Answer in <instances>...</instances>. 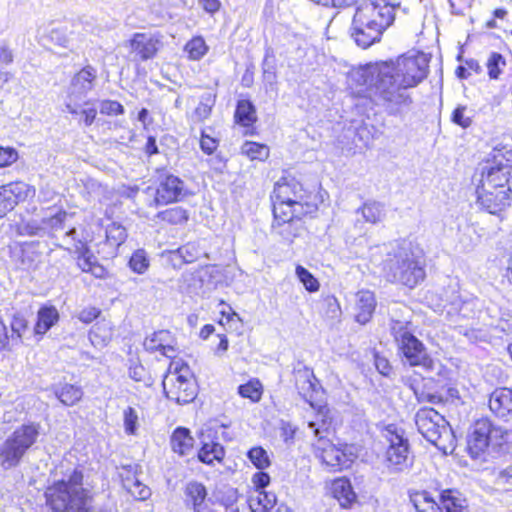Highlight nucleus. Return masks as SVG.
<instances>
[{
	"label": "nucleus",
	"mask_w": 512,
	"mask_h": 512,
	"mask_svg": "<svg viewBox=\"0 0 512 512\" xmlns=\"http://www.w3.org/2000/svg\"><path fill=\"white\" fill-rule=\"evenodd\" d=\"M428 63L426 55L419 52L380 63L371 100L390 115H398L413 103L410 91L427 77Z\"/></svg>",
	"instance_id": "obj_1"
},
{
	"label": "nucleus",
	"mask_w": 512,
	"mask_h": 512,
	"mask_svg": "<svg viewBox=\"0 0 512 512\" xmlns=\"http://www.w3.org/2000/svg\"><path fill=\"white\" fill-rule=\"evenodd\" d=\"M371 261L381 268L387 280L410 288L425 278L421 256L406 240L376 246L371 251Z\"/></svg>",
	"instance_id": "obj_2"
},
{
	"label": "nucleus",
	"mask_w": 512,
	"mask_h": 512,
	"mask_svg": "<svg viewBox=\"0 0 512 512\" xmlns=\"http://www.w3.org/2000/svg\"><path fill=\"white\" fill-rule=\"evenodd\" d=\"M400 5L401 0H363L356 8L351 27L356 44L365 49L378 42L393 23Z\"/></svg>",
	"instance_id": "obj_3"
},
{
	"label": "nucleus",
	"mask_w": 512,
	"mask_h": 512,
	"mask_svg": "<svg viewBox=\"0 0 512 512\" xmlns=\"http://www.w3.org/2000/svg\"><path fill=\"white\" fill-rule=\"evenodd\" d=\"M415 423L422 436L443 453H452L455 436L448 421L433 408L423 407L415 415Z\"/></svg>",
	"instance_id": "obj_4"
},
{
	"label": "nucleus",
	"mask_w": 512,
	"mask_h": 512,
	"mask_svg": "<svg viewBox=\"0 0 512 512\" xmlns=\"http://www.w3.org/2000/svg\"><path fill=\"white\" fill-rule=\"evenodd\" d=\"M327 412L326 407H321L317 419L308 422L309 428L313 430L314 435L318 438L316 443L313 444L314 452L323 464L335 470H341L350 465L351 458L323 435L324 431L327 430Z\"/></svg>",
	"instance_id": "obj_5"
},
{
	"label": "nucleus",
	"mask_w": 512,
	"mask_h": 512,
	"mask_svg": "<svg viewBox=\"0 0 512 512\" xmlns=\"http://www.w3.org/2000/svg\"><path fill=\"white\" fill-rule=\"evenodd\" d=\"M409 325V321L392 318L390 330L399 350L411 366H421L426 370L433 369V360L427 354L422 342L412 334Z\"/></svg>",
	"instance_id": "obj_6"
},
{
	"label": "nucleus",
	"mask_w": 512,
	"mask_h": 512,
	"mask_svg": "<svg viewBox=\"0 0 512 512\" xmlns=\"http://www.w3.org/2000/svg\"><path fill=\"white\" fill-rule=\"evenodd\" d=\"M162 384L166 397L178 404L190 403L196 397V385L189 367L178 361L170 364Z\"/></svg>",
	"instance_id": "obj_7"
},
{
	"label": "nucleus",
	"mask_w": 512,
	"mask_h": 512,
	"mask_svg": "<svg viewBox=\"0 0 512 512\" xmlns=\"http://www.w3.org/2000/svg\"><path fill=\"white\" fill-rule=\"evenodd\" d=\"M387 440L389 442L386 451L388 469L394 473L408 470L413 464V457L410 455L408 439L404 437L403 431H398L395 426H388Z\"/></svg>",
	"instance_id": "obj_8"
},
{
	"label": "nucleus",
	"mask_w": 512,
	"mask_h": 512,
	"mask_svg": "<svg viewBox=\"0 0 512 512\" xmlns=\"http://www.w3.org/2000/svg\"><path fill=\"white\" fill-rule=\"evenodd\" d=\"M97 71L91 65L82 68L74 75L68 90V100L65 104L67 112L78 113L77 101L81 100L94 87Z\"/></svg>",
	"instance_id": "obj_9"
},
{
	"label": "nucleus",
	"mask_w": 512,
	"mask_h": 512,
	"mask_svg": "<svg viewBox=\"0 0 512 512\" xmlns=\"http://www.w3.org/2000/svg\"><path fill=\"white\" fill-rule=\"evenodd\" d=\"M502 437L503 431L494 427L488 420L477 421L468 439V449L471 456L479 458L491 443Z\"/></svg>",
	"instance_id": "obj_10"
},
{
	"label": "nucleus",
	"mask_w": 512,
	"mask_h": 512,
	"mask_svg": "<svg viewBox=\"0 0 512 512\" xmlns=\"http://www.w3.org/2000/svg\"><path fill=\"white\" fill-rule=\"evenodd\" d=\"M36 190L33 186L23 182L15 181L0 187V211H11L20 202H24L35 196Z\"/></svg>",
	"instance_id": "obj_11"
},
{
	"label": "nucleus",
	"mask_w": 512,
	"mask_h": 512,
	"mask_svg": "<svg viewBox=\"0 0 512 512\" xmlns=\"http://www.w3.org/2000/svg\"><path fill=\"white\" fill-rule=\"evenodd\" d=\"M305 191L299 181L292 177H283L275 183L272 200L303 207Z\"/></svg>",
	"instance_id": "obj_12"
},
{
	"label": "nucleus",
	"mask_w": 512,
	"mask_h": 512,
	"mask_svg": "<svg viewBox=\"0 0 512 512\" xmlns=\"http://www.w3.org/2000/svg\"><path fill=\"white\" fill-rule=\"evenodd\" d=\"M183 196V181L174 175H168L159 183L151 205L158 206L177 202L180 201Z\"/></svg>",
	"instance_id": "obj_13"
},
{
	"label": "nucleus",
	"mask_w": 512,
	"mask_h": 512,
	"mask_svg": "<svg viewBox=\"0 0 512 512\" xmlns=\"http://www.w3.org/2000/svg\"><path fill=\"white\" fill-rule=\"evenodd\" d=\"M380 69V63L353 69L348 75L349 86L355 93L361 95L366 90L372 98V85L376 82V72Z\"/></svg>",
	"instance_id": "obj_14"
},
{
	"label": "nucleus",
	"mask_w": 512,
	"mask_h": 512,
	"mask_svg": "<svg viewBox=\"0 0 512 512\" xmlns=\"http://www.w3.org/2000/svg\"><path fill=\"white\" fill-rule=\"evenodd\" d=\"M477 203L490 214H497L510 205L508 190H488L482 186V190H477Z\"/></svg>",
	"instance_id": "obj_15"
},
{
	"label": "nucleus",
	"mask_w": 512,
	"mask_h": 512,
	"mask_svg": "<svg viewBox=\"0 0 512 512\" xmlns=\"http://www.w3.org/2000/svg\"><path fill=\"white\" fill-rule=\"evenodd\" d=\"M159 44V39L151 33H135L129 41L131 53L141 61L152 59L159 49Z\"/></svg>",
	"instance_id": "obj_16"
},
{
	"label": "nucleus",
	"mask_w": 512,
	"mask_h": 512,
	"mask_svg": "<svg viewBox=\"0 0 512 512\" xmlns=\"http://www.w3.org/2000/svg\"><path fill=\"white\" fill-rule=\"evenodd\" d=\"M489 408L497 417L507 419L512 414V390L499 388L493 391L489 398Z\"/></svg>",
	"instance_id": "obj_17"
},
{
	"label": "nucleus",
	"mask_w": 512,
	"mask_h": 512,
	"mask_svg": "<svg viewBox=\"0 0 512 512\" xmlns=\"http://www.w3.org/2000/svg\"><path fill=\"white\" fill-rule=\"evenodd\" d=\"M123 470L126 472V475L123 472L120 474L123 488L136 500H147L151 496L150 488L143 484L131 469L124 468Z\"/></svg>",
	"instance_id": "obj_18"
},
{
	"label": "nucleus",
	"mask_w": 512,
	"mask_h": 512,
	"mask_svg": "<svg viewBox=\"0 0 512 512\" xmlns=\"http://www.w3.org/2000/svg\"><path fill=\"white\" fill-rule=\"evenodd\" d=\"M376 307L374 294L369 290H362L357 293L356 321L366 324L370 321Z\"/></svg>",
	"instance_id": "obj_19"
},
{
	"label": "nucleus",
	"mask_w": 512,
	"mask_h": 512,
	"mask_svg": "<svg viewBox=\"0 0 512 512\" xmlns=\"http://www.w3.org/2000/svg\"><path fill=\"white\" fill-rule=\"evenodd\" d=\"M38 435V424H25L17 428L10 436V438L25 453L35 443Z\"/></svg>",
	"instance_id": "obj_20"
},
{
	"label": "nucleus",
	"mask_w": 512,
	"mask_h": 512,
	"mask_svg": "<svg viewBox=\"0 0 512 512\" xmlns=\"http://www.w3.org/2000/svg\"><path fill=\"white\" fill-rule=\"evenodd\" d=\"M510 173L511 167L507 164L499 163L497 166L490 167L483 186L491 187L494 190L504 189V186L508 183Z\"/></svg>",
	"instance_id": "obj_21"
},
{
	"label": "nucleus",
	"mask_w": 512,
	"mask_h": 512,
	"mask_svg": "<svg viewBox=\"0 0 512 512\" xmlns=\"http://www.w3.org/2000/svg\"><path fill=\"white\" fill-rule=\"evenodd\" d=\"M24 454V451L9 437L0 445V467L9 469L16 466Z\"/></svg>",
	"instance_id": "obj_22"
},
{
	"label": "nucleus",
	"mask_w": 512,
	"mask_h": 512,
	"mask_svg": "<svg viewBox=\"0 0 512 512\" xmlns=\"http://www.w3.org/2000/svg\"><path fill=\"white\" fill-rule=\"evenodd\" d=\"M186 503L192 505L193 511L197 512V509L208 508L205 502L207 497V491L203 484L199 482H190L185 488Z\"/></svg>",
	"instance_id": "obj_23"
},
{
	"label": "nucleus",
	"mask_w": 512,
	"mask_h": 512,
	"mask_svg": "<svg viewBox=\"0 0 512 512\" xmlns=\"http://www.w3.org/2000/svg\"><path fill=\"white\" fill-rule=\"evenodd\" d=\"M275 504V494L264 490H255L248 498V505L252 512L269 511Z\"/></svg>",
	"instance_id": "obj_24"
},
{
	"label": "nucleus",
	"mask_w": 512,
	"mask_h": 512,
	"mask_svg": "<svg viewBox=\"0 0 512 512\" xmlns=\"http://www.w3.org/2000/svg\"><path fill=\"white\" fill-rule=\"evenodd\" d=\"M193 438L186 428H177L171 436V447L175 453L181 456L189 454L193 448Z\"/></svg>",
	"instance_id": "obj_25"
},
{
	"label": "nucleus",
	"mask_w": 512,
	"mask_h": 512,
	"mask_svg": "<svg viewBox=\"0 0 512 512\" xmlns=\"http://www.w3.org/2000/svg\"><path fill=\"white\" fill-rule=\"evenodd\" d=\"M59 319L55 307H42L37 314V323L34 327L36 335H44Z\"/></svg>",
	"instance_id": "obj_26"
},
{
	"label": "nucleus",
	"mask_w": 512,
	"mask_h": 512,
	"mask_svg": "<svg viewBox=\"0 0 512 512\" xmlns=\"http://www.w3.org/2000/svg\"><path fill=\"white\" fill-rule=\"evenodd\" d=\"M410 501L417 512H442L441 506L427 491H416L411 493Z\"/></svg>",
	"instance_id": "obj_27"
},
{
	"label": "nucleus",
	"mask_w": 512,
	"mask_h": 512,
	"mask_svg": "<svg viewBox=\"0 0 512 512\" xmlns=\"http://www.w3.org/2000/svg\"><path fill=\"white\" fill-rule=\"evenodd\" d=\"M202 437H204L203 434ZM201 443L202 447L198 453V458L201 462L212 464L214 460L220 461L223 458L224 449L219 443L206 440L205 438L201 440Z\"/></svg>",
	"instance_id": "obj_28"
},
{
	"label": "nucleus",
	"mask_w": 512,
	"mask_h": 512,
	"mask_svg": "<svg viewBox=\"0 0 512 512\" xmlns=\"http://www.w3.org/2000/svg\"><path fill=\"white\" fill-rule=\"evenodd\" d=\"M466 500L461 497L457 490L446 489L440 494V506L446 512H462L465 507Z\"/></svg>",
	"instance_id": "obj_29"
},
{
	"label": "nucleus",
	"mask_w": 512,
	"mask_h": 512,
	"mask_svg": "<svg viewBox=\"0 0 512 512\" xmlns=\"http://www.w3.org/2000/svg\"><path fill=\"white\" fill-rule=\"evenodd\" d=\"M235 120L244 127H249L256 122V109L251 101L246 99L238 101L235 111Z\"/></svg>",
	"instance_id": "obj_30"
},
{
	"label": "nucleus",
	"mask_w": 512,
	"mask_h": 512,
	"mask_svg": "<svg viewBox=\"0 0 512 512\" xmlns=\"http://www.w3.org/2000/svg\"><path fill=\"white\" fill-rule=\"evenodd\" d=\"M332 492L334 497L344 507L350 505L356 499V494L352 489L351 483L344 478L337 479L333 482Z\"/></svg>",
	"instance_id": "obj_31"
},
{
	"label": "nucleus",
	"mask_w": 512,
	"mask_h": 512,
	"mask_svg": "<svg viewBox=\"0 0 512 512\" xmlns=\"http://www.w3.org/2000/svg\"><path fill=\"white\" fill-rule=\"evenodd\" d=\"M302 208L303 207H298L293 204L273 200L274 217L279 223H289L294 217H298L302 214Z\"/></svg>",
	"instance_id": "obj_32"
},
{
	"label": "nucleus",
	"mask_w": 512,
	"mask_h": 512,
	"mask_svg": "<svg viewBox=\"0 0 512 512\" xmlns=\"http://www.w3.org/2000/svg\"><path fill=\"white\" fill-rule=\"evenodd\" d=\"M111 326L106 322L96 323L89 332V339L95 347H104L112 339Z\"/></svg>",
	"instance_id": "obj_33"
},
{
	"label": "nucleus",
	"mask_w": 512,
	"mask_h": 512,
	"mask_svg": "<svg viewBox=\"0 0 512 512\" xmlns=\"http://www.w3.org/2000/svg\"><path fill=\"white\" fill-rule=\"evenodd\" d=\"M55 395L64 405L73 406L81 400L83 391L78 386L65 384L55 391Z\"/></svg>",
	"instance_id": "obj_34"
},
{
	"label": "nucleus",
	"mask_w": 512,
	"mask_h": 512,
	"mask_svg": "<svg viewBox=\"0 0 512 512\" xmlns=\"http://www.w3.org/2000/svg\"><path fill=\"white\" fill-rule=\"evenodd\" d=\"M361 213L365 221L372 224L381 222L386 216L384 205L376 201L366 202L361 208Z\"/></svg>",
	"instance_id": "obj_35"
},
{
	"label": "nucleus",
	"mask_w": 512,
	"mask_h": 512,
	"mask_svg": "<svg viewBox=\"0 0 512 512\" xmlns=\"http://www.w3.org/2000/svg\"><path fill=\"white\" fill-rule=\"evenodd\" d=\"M315 380L312 372L305 369L304 371H299L296 376V386L299 393L308 400L312 398V393L315 390V383L312 381Z\"/></svg>",
	"instance_id": "obj_36"
},
{
	"label": "nucleus",
	"mask_w": 512,
	"mask_h": 512,
	"mask_svg": "<svg viewBox=\"0 0 512 512\" xmlns=\"http://www.w3.org/2000/svg\"><path fill=\"white\" fill-rule=\"evenodd\" d=\"M156 217L169 224L180 225L187 222L189 213L182 207L176 206L159 212Z\"/></svg>",
	"instance_id": "obj_37"
},
{
	"label": "nucleus",
	"mask_w": 512,
	"mask_h": 512,
	"mask_svg": "<svg viewBox=\"0 0 512 512\" xmlns=\"http://www.w3.org/2000/svg\"><path fill=\"white\" fill-rule=\"evenodd\" d=\"M71 33L65 27H54L51 28L46 38L54 45L61 48L73 50L72 40L70 38Z\"/></svg>",
	"instance_id": "obj_38"
},
{
	"label": "nucleus",
	"mask_w": 512,
	"mask_h": 512,
	"mask_svg": "<svg viewBox=\"0 0 512 512\" xmlns=\"http://www.w3.org/2000/svg\"><path fill=\"white\" fill-rule=\"evenodd\" d=\"M10 339L12 340L13 346H17L22 343V337L28 329V321L21 314H14L10 322Z\"/></svg>",
	"instance_id": "obj_39"
},
{
	"label": "nucleus",
	"mask_w": 512,
	"mask_h": 512,
	"mask_svg": "<svg viewBox=\"0 0 512 512\" xmlns=\"http://www.w3.org/2000/svg\"><path fill=\"white\" fill-rule=\"evenodd\" d=\"M241 153L251 160L264 161L269 157V147L257 142L247 141L242 145Z\"/></svg>",
	"instance_id": "obj_40"
},
{
	"label": "nucleus",
	"mask_w": 512,
	"mask_h": 512,
	"mask_svg": "<svg viewBox=\"0 0 512 512\" xmlns=\"http://www.w3.org/2000/svg\"><path fill=\"white\" fill-rule=\"evenodd\" d=\"M184 50L187 52L189 59L196 61L206 55L208 46L201 36H196L186 43Z\"/></svg>",
	"instance_id": "obj_41"
},
{
	"label": "nucleus",
	"mask_w": 512,
	"mask_h": 512,
	"mask_svg": "<svg viewBox=\"0 0 512 512\" xmlns=\"http://www.w3.org/2000/svg\"><path fill=\"white\" fill-rule=\"evenodd\" d=\"M215 104V95L211 92L205 93L201 97V101L195 108L193 117L196 121L202 122L209 118L211 115L212 107Z\"/></svg>",
	"instance_id": "obj_42"
},
{
	"label": "nucleus",
	"mask_w": 512,
	"mask_h": 512,
	"mask_svg": "<svg viewBox=\"0 0 512 512\" xmlns=\"http://www.w3.org/2000/svg\"><path fill=\"white\" fill-rule=\"evenodd\" d=\"M170 339V334L168 331L161 330L158 332H154L151 336L147 337L144 340V348L149 352L160 351L163 347L164 343Z\"/></svg>",
	"instance_id": "obj_43"
},
{
	"label": "nucleus",
	"mask_w": 512,
	"mask_h": 512,
	"mask_svg": "<svg viewBox=\"0 0 512 512\" xmlns=\"http://www.w3.org/2000/svg\"><path fill=\"white\" fill-rule=\"evenodd\" d=\"M247 456L253 465L260 470L266 469L271 464L267 451L260 446L251 448Z\"/></svg>",
	"instance_id": "obj_44"
},
{
	"label": "nucleus",
	"mask_w": 512,
	"mask_h": 512,
	"mask_svg": "<svg viewBox=\"0 0 512 512\" xmlns=\"http://www.w3.org/2000/svg\"><path fill=\"white\" fill-rule=\"evenodd\" d=\"M130 269L137 273L143 274L149 267V260L147 258V253L143 249L136 250L129 260Z\"/></svg>",
	"instance_id": "obj_45"
},
{
	"label": "nucleus",
	"mask_w": 512,
	"mask_h": 512,
	"mask_svg": "<svg viewBox=\"0 0 512 512\" xmlns=\"http://www.w3.org/2000/svg\"><path fill=\"white\" fill-rule=\"evenodd\" d=\"M175 253L183 260L184 263H192L200 256V248L197 243L189 242L179 247Z\"/></svg>",
	"instance_id": "obj_46"
},
{
	"label": "nucleus",
	"mask_w": 512,
	"mask_h": 512,
	"mask_svg": "<svg viewBox=\"0 0 512 512\" xmlns=\"http://www.w3.org/2000/svg\"><path fill=\"white\" fill-rule=\"evenodd\" d=\"M126 237L125 228L119 224L112 223L106 228V239L112 246L121 245Z\"/></svg>",
	"instance_id": "obj_47"
},
{
	"label": "nucleus",
	"mask_w": 512,
	"mask_h": 512,
	"mask_svg": "<svg viewBox=\"0 0 512 512\" xmlns=\"http://www.w3.org/2000/svg\"><path fill=\"white\" fill-rule=\"evenodd\" d=\"M138 413L133 407H127L123 411L124 430L128 435H135L138 429Z\"/></svg>",
	"instance_id": "obj_48"
},
{
	"label": "nucleus",
	"mask_w": 512,
	"mask_h": 512,
	"mask_svg": "<svg viewBox=\"0 0 512 512\" xmlns=\"http://www.w3.org/2000/svg\"><path fill=\"white\" fill-rule=\"evenodd\" d=\"M78 266L79 268L84 272H91L96 277L101 278V274L97 273L93 267L96 264V259L90 253L89 249L86 247H83L80 256L78 257Z\"/></svg>",
	"instance_id": "obj_49"
},
{
	"label": "nucleus",
	"mask_w": 512,
	"mask_h": 512,
	"mask_svg": "<svg viewBox=\"0 0 512 512\" xmlns=\"http://www.w3.org/2000/svg\"><path fill=\"white\" fill-rule=\"evenodd\" d=\"M296 275L309 292H316L319 289L318 280L303 266L296 267Z\"/></svg>",
	"instance_id": "obj_50"
},
{
	"label": "nucleus",
	"mask_w": 512,
	"mask_h": 512,
	"mask_svg": "<svg viewBox=\"0 0 512 512\" xmlns=\"http://www.w3.org/2000/svg\"><path fill=\"white\" fill-rule=\"evenodd\" d=\"M239 394L244 398H249L253 402H257L261 398V384L256 382H248L240 385L238 388Z\"/></svg>",
	"instance_id": "obj_51"
},
{
	"label": "nucleus",
	"mask_w": 512,
	"mask_h": 512,
	"mask_svg": "<svg viewBox=\"0 0 512 512\" xmlns=\"http://www.w3.org/2000/svg\"><path fill=\"white\" fill-rule=\"evenodd\" d=\"M467 112V106L465 105H458L451 115V121L466 129L471 126L472 124V117L466 114Z\"/></svg>",
	"instance_id": "obj_52"
},
{
	"label": "nucleus",
	"mask_w": 512,
	"mask_h": 512,
	"mask_svg": "<svg viewBox=\"0 0 512 512\" xmlns=\"http://www.w3.org/2000/svg\"><path fill=\"white\" fill-rule=\"evenodd\" d=\"M505 65V59L499 53H492L487 62L488 75L491 79H497L501 73L500 66Z\"/></svg>",
	"instance_id": "obj_53"
},
{
	"label": "nucleus",
	"mask_w": 512,
	"mask_h": 512,
	"mask_svg": "<svg viewBox=\"0 0 512 512\" xmlns=\"http://www.w3.org/2000/svg\"><path fill=\"white\" fill-rule=\"evenodd\" d=\"M100 113L106 115H120L124 113V107L117 101L103 100L100 103Z\"/></svg>",
	"instance_id": "obj_54"
},
{
	"label": "nucleus",
	"mask_w": 512,
	"mask_h": 512,
	"mask_svg": "<svg viewBox=\"0 0 512 512\" xmlns=\"http://www.w3.org/2000/svg\"><path fill=\"white\" fill-rule=\"evenodd\" d=\"M18 159V153L13 148L0 147V167H5L13 164Z\"/></svg>",
	"instance_id": "obj_55"
},
{
	"label": "nucleus",
	"mask_w": 512,
	"mask_h": 512,
	"mask_svg": "<svg viewBox=\"0 0 512 512\" xmlns=\"http://www.w3.org/2000/svg\"><path fill=\"white\" fill-rule=\"evenodd\" d=\"M217 147H218V141L215 138L210 137L203 131L201 133V139H200L201 150L204 153L211 155L214 153V151L217 149Z\"/></svg>",
	"instance_id": "obj_56"
},
{
	"label": "nucleus",
	"mask_w": 512,
	"mask_h": 512,
	"mask_svg": "<svg viewBox=\"0 0 512 512\" xmlns=\"http://www.w3.org/2000/svg\"><path fill=\"white\" fill-rule=\"evenodd\" d=\"M13 347L8 328L0 318V350H11Z\"/></svg>",
	"instance_id": "obj_57"
},
{
	"label": "nucleus",
	"mask_w": 512,
	"mask_h": 512,
	"mask_svg": "<svg viewBox=\"0 0 512 512\" xmlns=\"http://www.w3.org/2000/svg\"><path fill=\"white\" fill-rule=\"evenodd\" d=\"M496 482L507 490L512 489V466L499 472Z\"/></svg>",
	"instance_id": "obj_58"
},
{
	"label": "nucleus",
	"mask_w": 512,
	"mask_h": 512,
	"mask_svg": "<svg viewBox=\"0 0 512 512\" xmlns=\"http://www.w3.org/2000/svg\"><path fill=\"white\" fill-rule=\"evenodd\" d=\"M99 314H100V311L97 308L90 307V308L83 309L79 313L78 318L81 322L88 324V323L92 322L94 319H96Z\"/></svg>",
	"instance_id": "obj_59"
},
{
	"label": "nucleus",
	"mask_w": 512,
	"mask_h": 512,
	"mask_svg": "<svg viewBox=\"0 0 512 512\" xmlns=\"http://www.w3.org/2000/svg\"><path fill=\"white\" fill-rule=\"evenodd\" d=\"M146 371L145 368L138 363H132L129 367V377L135 381L144 380Z\"/></svg>",
	"instance_id": "obj_60"
},
{
	"label": "nucleus",
	"mask_w": 512,
	"mask_h": 512,
	"mask_svg": "<svg viewBox=\"0 0 512 512\" xmlns=\"http://www.w3.org/2000/svg\"><path fill=\"white\" fill-rule=\"evenodd\" d=\"M67 217V213L64 211H60L56 213L54 216L49 217L47 220L43 222L49 225L51 228L58 229L62 227L64 220Z\"/></svg>",
	"instance_id": "obj_61"
},
{
	"label": "nucleus",
	"mask_w": 512,
	"mask_h": 512,
	"mask_svg": "<svg viewBox=\"0 0 512 512\" xmlns=\"http://www.w3.org/2000/svg\"><path fill=\"white\" fill-rule=\"evenodd\" d=\"M253 482L256 486L255 490H264V488L269 484L270 477L267 473L259 472L256 473L253 477Z\"/></svg>",
	"instance_id": "obj_62"
},
{
	"label": "nucleus",
	"mask_w": 512,
	"mask_h": 512,
	"mask_svg": "<svg viewBox=\"0 0 512 512\" xmlns=\"http://www.w3.org/2000/svg\"><path fill=\"white\" fill-rule=\"evenodd\" d=\"M228 501L224 503L226 512H239L238 506L235 504L237 500V492L234 489L228 491Z\"/></svg>",
	"instance_id": "obj_63"
},
{
	"label": "nucleus",
	"mask_w": 512,
	"mask_h": 512,
	"mask_svg": "<svg viewBox=\"0 0 512 512\" xmlns=\"http://www.w3.org/2000/svg\"><path fill=\"white\" fill-rule=\"evenodd\" d=\"M97 111L94 108L84 109L81 111V116L83 118V122L86 126H90L95 118H96Z\"/></svg>",
	"instance_id": "obj_64"
}]
</instances>
